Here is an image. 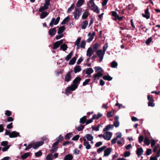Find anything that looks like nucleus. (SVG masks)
Masks as SVG:
<instances>
[{
  "label": "nucleus",
  "instance_id": "nucleus-2",
  "mask_svg": "<svg viewBox=\"0 0 160 160\" xmlns=\"http://www.w3.org/2000/svg\"><path fill=\"white\" fill-rule=\"evenodd\" d=\"M82 10V8H76L75 12L73 13L74 18L76 20H78L81 14V12Z\"/></svg>",
  "mask_w": 160,
  "mask_h": 160
},
{
  "label": "nucleus",
  "instance_id": "nucleus-32",
  "mask_svg": "<svg viewBox=\"0 0 160 160\" xmlns=\"http://www.w3.org/2000/svg\"><path fill=\"white\" fill-rule=\"evenodd\" d=\"M87 120L86 117V116H84L82 118H81L79 121V122L82 124H84L85 122L86 123Z\"/></svg>",
  "mask_w": 160,
  "mask_h": 160
},
{
  "label": "nucleus",
  "instance_id": "nucleus-4",
  "mask_svg": "<svg viewBox=\"0 0 160 160\" xmlns=\"http://www.w3.org/2000/svg\"><path fill=\"white\" fill-rule=\"evenodd\" d=\"M60 19V17H58L56 19L55 18H53L51 19V21L49 23V25L51 27H52L53 24H54L55 25H57Z\"/></svg>",
  "mask_w": 160,
  "mask_h": 160
},
{
  "label": "nucleus",
  "instance_id": "nucleus-27",
  "mask_svg": "<svg viewBox=\"0 0 160 160\" xmlns=\"http://www.w3.org/2000/svg\"><path fill=\"white\" fill-rule=\"evenodd\" d=\"M73 158V157L72 155L68 154L65 156L64 160H72Z\"/></svg>",
  "mask_w": 160,
  "mask_h": 160
},
{
  "label": "nucleus",
  "instance_id": "nucleus-38",
  "mask_svg": "<svg viewBox=\"0 0 160 160\" xmlns=\"http://www.w3.org/2000/svg\"><path fill=\"white\" fill-rule=\"evenodd\" d=\"M75 128H77L78 131H80L82 130L84 128V126L80 124L77 128L76 127Z\"/></svg>",
  "mask_w": 160,
  "mask_h": 160
},
{
  "label": "nucleus",
  "instance_id": "nucleus-15",
  "mask_svg": "<svg viewBox=\"0 0 160 160\" xmlns=\"http://www.w3.org/2000/svg\"><path fill=\"white\" fill-rule=\"evenodd\" d=\"M113 125L111 124H108L106 126L105 128L103 129V132H107L109 131L110 129L111 130L113 129Z\"/></svg>",
  "mask_w": 160,
  "mask_h": 160
},
{
  "label": "nucleus",
  "instance_id": "nucleus-31",
  "mask_svg": "<svg viewBox=\"0 0 160 160\" xmlns=\"http://www.w3.org/2000/svg\"><path fill=\"white\" fill-rule=\"evenodd\" d=\"M68 47L65 44H63L61 45L60 46V48L63 51H65L68 48Z\"/></svg>",
  "mask_w": 160,
  "mask_h": 160
},
{
  "label": "nucleus",
  "instance_id": "nucleus-33",
  "mask_svg": "<svg viewBox=\"0 0 160 160\" xmlns=\"http://www.w3.org/2000/svg\"><path fill=\"white\" fill-rule=\"evenodd\" d=\"M84 1V0H78L77 3V6L80 7L82 5Z\"/></svg>",
  "mask_w": 160,
  "mask_h": 160
},
{
  "label": "nucleus",
  "instance_id": "nucleus-43",
  "mask_svg": "<svg viewBox=\"0 0 160 160\" xmlns=\"http://www.w3.org/2000/svg\"><path fill=\"white\" fill-rule=\"evenodd\" d=\"M118 66V63L115 61H112L111 63V67L112 68H115Z\"/></svg>",
  "mask_w": 160,
  "mask_h": 160
},
{
  "label": "nucleus",
  "instance_id": "nucleus-60",
  "mask_svg": "<svg viewBox=\"0 0 160 160\" xmlns=\"http://www.w3.org/2000/svg\"><path fill=\"white\" fill-rule=\"evenodd\" d=\"M154 101L151 102H149L148 103V106H151V107H153L155 106V104L153 103Z\"/></svg>",
  "mask_w": 160,
  "mask_h": 160
},
{
  "label": "nucleus",
  "instance_id": "nucleus-54",
  "mask_svg": "<svg viewBox=\"0 0 160 160\" xmlns=\"http://www.w3.org/2000/svg\"><path fill=\"white\" fill-rule=\"evenodd\" d=\"M8 144V142L7 141H3L1 142V145L2 146L6 147Z\"/></svg>",
  "mask_w": 160,
  "mask_h": 160
},
{
  "label": "nucleus",
  "instance_id": "nucleus-5",
  "mask_svg": "<svg viewBox=\"0 0 160 160\" xmlns=\"http://www.w3.org/2000/svg\"><path fill=\"white\" fill-rule=\"evenodd\" d=\"M89 8L91 10H93L94 12H95L97 13H99V9L98 7L95 5L94 2L92 4L91 6H89Z\"/></svg>",
  "mask_w": 160,
  "mask_h": 160
},
{
  "label": "nucleus",
  "instance_id": "nucleus-6",
  "mask_svg": "<svg viewBox=\"0 0 160 160\" xmlns=\"http://www.w3.org/2000/svg\"><path fill=\"white\" fill-rule=\"evenodd\" d=\"M112 136V133L111 132L107 131L104 134L103 137L104 139L107 140H109Z\"/></svg>",
  "mask_w": 160,
  "mask_h": 160
},
{
  "label": "nucleus",
  "instance_id": "nucleus-52",
  "mask_svg": "<svg viewBox=\"0 0 160 160\" xmlns=\"http://www.w3.org/2000/svg\"><path fill=\"white\" fill-rule=\"evenodd\" d=\"M90 79H87L85 80V81H84L83 82L82 85L83 86H85L87 85L88 84L89 82L90 81Z\"/></svg>",
  "mask_w": 160,
  "mask_h": 160
},
{
  "label": "nucleus",
  "instance_id": "nucleus-20",
  "mask_svg": "<svg viewBox=\"0 0 160 160\" xmlns=\"http://www.w3.org/2000/svg\"><path fill=\"white\" fill-rule=\"evenodd\" d=\"M101 71H99L97 72V73L95 74L93 76V78H94V80H96V78H98V79L99 77H101L102 76L103 74L101 72Z\"/></svg>",
  "mask_w": 160,
  "mask_h": 160
},
{
  "label": "nucleus",
  "instance_id": "nucleus-64",
  "mask_svg": "<svg viewBox=\"0 0 160 160\" xmlns=\"http://www.w3.org/2000/svg\"><path fill=\"white\" fill-rule=\"evenodd\" d=\"M102 142L100 141L97 142L95 144V147H100V146L102 145Z\"/></svg>",
  "mask_w": 160,
  "mask_h": 160
},
{
  "label": "nucleus",
  "instance_id": "nucleus-18",
  "mask_svg": "<svg viewBox=\"0 0 160 160\" xmlns=\"http://www.w3.org/2000/svg\"><path fill=\"white\" fill-rule=\"evenodd\" d=\"M88 22L86 20H84L81 24V28L83 29H85L86 28L88 25Z\"/></svg>",
  "mask_w": 160,
  "mask_h": 160
},
{
  "label": "nucleus",
  "instance_id": "nucleus-25",
  "mask_svg": "<svg viewBox=\"0 0 160 160\" xmlns=\"http://www.w3.org/2000/svg\"><path fill=\"white\" fill-rule=\"evenodd\" d=\"M85 137L87 138L88 141H91L93 139V136L90 134H87L85 135Z\"/></svg>",
  "mask_w": 160,
  "mask_h": 160
},
{
  "label": "nucleus",
  "instance_id": "nucleus-40",
  "mask_svg": "<svg viewBox=\"0 0 160 160\" xmlns=\"http://www.w3.org/2000/svg\"><path fill=\"white\" fill-rule=\"evenodd\" d=\"M86 45L85 41L84 40L82 41L81 42V44L80 46V48H84Z\"/></svg>",
  "mask_w": 160,
  "mask_h": 160
},
{
  "label": "nucleus",
  "instance_id": "nucleus-30",
  "mask_svg": "<svg viewBox=\"0 0 160 160\" xmlns=\"http://www.w3.org/2000/svg\"><path fill=\"white\" fill-rule=\"evenodd\" d=\"M30 154L31 152H30L25 153L23 154L22 155L21 157L23 159H25L30 155Z\"/></svg>",
  "mask_w": 160,
  "mask_h": 160
},
{
  "label": "nucleus",
  "instance_id": "nucleus-17",
  "mask_svg": "<svg viewBox=\"0 0 160 160\" xmlns=\"http://www.w3.org/2000/svg\"><path fill=\"white\" fill-rule=\"evenodd\" d=\"M81 80L80 78L79 77H77L75 78L72 82V84H75L76 85H78L80 83V82Z\"/></svg>",
  "mask_w": 160,
  "mask_h": 160
},
{
  "label": "nucleus",
  "instance_id": "nucleus-37",
  "mask_svg": "<svg viewBox=\"0 0 160 160\" xmlns=\"http://www.w3.org/2000/svg\"><path fill=\"white\" fill-rule=\"evenodd\" d=\"M102 78L104 80L109 81L112 80V78L109 75L104 76Z\"/></svg>",
  "mask_w": 160,
  "mask_h": 160
},
{
  "label": "nucleus",
  "instance_id": "nucleus-3",
  "mask_svg": "<svg viewBox=\"0 0 160 160\" xmlns=\"http://www.w3.org/2000/svg\"><path fill=\"white\" fill-rule=\"evenodd\" d=\"M97 56L99 58V62H101L103 60L105 53L102 52V49L98 50L96 51Z\"/></svg>",
  "mask_w": 160,
  "mask_h": 160
},
{
  "label": "nucleus",
  "instance_id": "nucleus-63",
  "mask_svg": "<svg viewBox=\"0 0 160 160\" xmlns=\"http://www.w3.org/2000/svg\"><path fill=\"white\" fill-rule=\"evenodd\" d=\"M144 139L142 135L140 136L138 138V142L140 143H141Z\"/></svg>",
  "mask_w": 160,
  "mask_h": 160
},
{
  "label": "nucleus",
  "instance_id": "nucleus-57",
  "mask_svg": "<svg viewBox=\"0 0 160 160\" xmlns=\"http://www.w3.org/2000/svg\"><path fill=\"white\" fill-rule=\"evenodd\" d=\"M152 153V149L150 148H147L146 151V154L148 156Z\"/></svg>",
  "mask_w": 160,
  "mask_h": 160
},
{
  "label": "nucleus",
  "instance_id": "nucleus-49",
  "mask_svg": "<svg viewBox=\"0 0 160 160\" xmlns=\"http://www.w3.org/2000/svg\"><path fill=\"white\" fill-rule=\"evenodd\" d=\"M108 47V43L106 42L105 43V44L104 45V46L102 48L103 50L102 52H104V53H105V52L107 50V48Z\"/></svg>",
  "mask_w": 160,
  "mask_h": 160
},
{
  "label": "nucleus",
  "instance_id": "nucleus-62",
  "mask_svg": "<svg viewBox=\"0 0 160 160\" xmlns=\"http://www.w3.org/2000/svg\"><path fill=\"white\" fill-rule=\"evenodd\" d=\"M155 143H156V142H155V140L154 139H152L151 140V147H152V148L154 146V145L155 144Z\"/></svg>",
  "mask_w": 160,
  "mask_h": 160
},
{
  "label": "nucleus",
  "instance_id": "nucleus-47",
  "mask_svg": "<svg viewBox=\"0 0 160 160\" xmlns=\"http://www.w3.org/2000/svg\"><path fill=\"white\" fill-rule=\"evenodd\" d=\"M95 71L96 72H98V71H103L102 68L99 66H96L94 68Z\"/></svg>",
  "mask_w": 160,
  "mask_h": 160
},
{
  "label": "nucleus",
  "instance_id": "nucleus-10",
  "mask_svg": "<svg viewBox=\"0 0 160 160\" xmlns=\"http://www.w3.org/2000/svg\"><path fill=\"white\" fill-rule=\"evenodd\" d=\"M71 73L70 71L68 72L65 76L64 80L66 82H68L70 81L71 78Z\"/></svg>",
  "mask_w": 160,
  "mask_h": 160
},
{
  "label": "nucleus",
  "instance_id": "nucleus-35",
  "mask_svg": "<svg viewBox=\"0 0 160 160\" xmlns=\"http://www.w3.org/2000/svg\"><path fill=\"white\" fill-rule=\"evenodd\" d=\"M72 135V133L71 132H69L67 133L65 136V140H69L71 138Z\"/></svg>",
  "mask_w": 160,
  "mask_h": 160
},
{
  "label": "nucleus",
  "instance_id": "nucleus-1",
  "mask_svg": "<svg viewBox=\"0 0 160 160\" xmlns=\"http://www.w3.org/2000/svg\"><path fill=\"white\" fill-rule=\"evenodd\" d=\"M78 86V85L72 84L70 86L67 87L65 89V94L68 96L72 93V91H74L77 88Z\"/></svg>",
  "mask_w": 160,
  "mask_h": 160
},
{
  "label": "nucleus",
  "instance_id": "nucleus-12",
  "mask_svg": "<svg viewBox=\"0 0 160 160\" xmlns=\"http://www.w3.org/2000/svg\"><path fill=\"white\" fill-rule=\"evenodd\" d=\"M56 27H55L52 28L51 29H50L49 30L48 33L52 37L54 36L56 34Z\"/></svg>",
  "mask_w": 160,
  "mask_h": 160
},
{
  "label": "nucleus",
  "instance_id": "nucleus-61",
  "mask_svg": "<svg viewBox=\"0 0 160 160\" xmlns=\"http://www.w3.org/2000/svg\"><path fill=\"white\" fill-rule=\"evenodd\" d=\"M113 113L112 111H109L107 113V117L108 118H109L112 116Z\"/></svg>",
  "mask_w": 160,
  "mask_h": 160
},
{
  "label": "nucleus",
  "instance_id": "nucleus-44",
  "mask_svg": "<svg viewBox=\"0 0 160 160\" xmlns=\"http://www.w3.org/2000/svg\"><path fill=\"white\" fill-rule=\"evenodd\" d=\"M47 160H52L53 156L52 154H48L46 157Z\"/></svg>",
  "mask_w": 160,
  "mask_h": 160
},
{
  "label": "nucleus",
  "instance_id": "nucleus-51",
  "mask_svg": "<svg viewBox=\"0 0 160 160\" xmlns=\"http://www.w3.org/2000/svg\"><path fill=\"white\" fill-rule=\"evenodd\" d=\"M152 40V37H150L148 38L146 41L145 43L147 45H149L151 42Z\"/></svg>",
  "mask_w": 160,
  "mask_h": 160
},
{
  "label": "nucleus",
  "instance_id": "nucleus-45",
  "mask_svg": "<svg viewBox=\"0 0 160 160\" xmlns=\"http://www.w3.org/2000/svg\"><path fill=\"white\" fill-rule=\"evenodd\" d=\"M74 8V4H72L71 6L68 9V10L67 11V12L68 13L72 11Z\"/></svg>",
  "mask_w": 160,
  "mask_h": 160
},
{
  "label": "nucleus",
  "instance_id": "nucleus-23",
  "mask_svg": "<svg viewBox=\"0 0 160 160\" xmlns=\"http://www.w3.org/2000/svg\"><path fill=\"white\" fill-rule=\"evenodd\" d=\"M48 8V6H46V5L44 4V5L40 7V8L39 9V12H42V11H43L44 10H45Z\"/></svg>",
  "mask_w": 160,
  "mask_h": 160
},
{
  "label": "nucleus",
  "instance_id": "nucleus-58",
  "mask_svg": "<svg viewBox=\"0 0 160 160\" xmlns=\"http://www.w3.org/2000/svg\"><path fill=\"white\" fill-rule=\"evenodd\" d=\"M59 35H57L56 36V37H55V38L57 40H58L61 38H62L64 35H63V34H58Z\"/></svg>",
  "mask_w": 160,
  "mask_h": 160
},
{
  "label": "nucleus",
  "instance_id": "nucleus-16",
  "mask_svg": "<svg viewBox=\"0 0 160 160\" xmlns=\"http://www.w3.org/2000/svg\"><path fill=\"white\" fill-rule=\"evenodd\" d=\"M94 52L92 50L91 48H89L87 52V56L89 57H90Z\"/></svg>",
  "mask_w": 160,
  "mask_h": 160
},
{
  "label": "nucleus",
  "instance_id": "nucleus-55",
  "mask_svg": "<svg viewBox=\"0 0 160 160\" xmlns=\"http://www.w3.org/2000/svg\"><path fill=\"white\" fill-rule=\"evenodd\" d=\"M58 147H52V149L50 150V152L52 153L56 152L58 150Z\"/></svg>",
  "mask_w": 160,
  "mask_h": 160
},
{
  "label": "nucleus",
  "instance_id": "nucleus-21",
  "mask_svg": "<svg viewBox=\"0 0 160 160\" xmlns=\"http://www.w3.org/2000/svg\"><path fill=\"white\" fill-rule=\"evenodd\" d=\"M40 15V18L41 19H43L46 17L49 13L46 11H42Z\"/></svg>",
  "mask_w": 160,
  "mask_h": 160
},
{
  "label": "nucleus",
  "instance_id": "nucleus-28",
  "mask_svg": "<svg viewBox=\"0 0 160 160\" xmlns=\"http://www.w3.org/2000/svg\"><path fill=\"white\" fill-rule=\"evenodd\" d=\"M70 19L69 17L67 16L66 18L64 19L63 21L61 22V24L62 25H64L68 23Z\"/></svg>",
  "mask_w": 160,
  "mask_h": 160
},
{
  "label": "nucleus",
  "instance_id": "nucleus-42",
  "mask_svg": "<svg viewBox=\"0 0 160 160\" xmlns=\"http://www.w3.org/2000/svg\"><path fill=\"white\" fill-rule=\"evenodd\" d=\"M63 139V137L61 135H59L58 137L56 138V140L59 142H61V141H62Z\"/></svg>",
  "mask_w": 160,
  "mask_h": 160
},
{
  "label": "nucleus",
  "instance_id": "nucleus-46",
  "mask_svg": "<svg viewBox=\"0 0 160 160\" xmlns=\"http://www.w3.org/2000/svg\"><path fill=\"white\" fill-rule=\"evenodd\" d=\"M88 12H84L82 16V18L83 19H86L88 16Z\"/></svg>",
  "mask_w": 160,
  "mask_h": 160
},
{
  "label": "nucleus",
  "instance_id": "nucleus-39",
  "mask_svg": "<svg viewBox=\"0 0 160 160\" xmlns=\"http://www.w3.org/2000/svg\"><path fill=\"white\" fill-rule=\"evenodd\" d=\"M144 144L146 145H149L150 143V140L148 138H145L144 140Z\"/></svg>",
  "mask_w": 160,
  "mask_h": 160
},
{
  "label": "nucleus",
  "instance_id": "nucleus-11",
  "mask_svg": "<svg viewBox=\"0 0 160 160\" xmlns=\"http://www.w3.org/2000/svg\"><path fill=\"white\" fill-rule=\"evenodd\" d=\"M83 145L86 147L87 149H89L91 148V146L89 144V142L88 141H86V139H83Z\"/></svg>",
  "mask_w": 160,
  "mask_h": 160
},
{
  "label": "nucleus",
  "instance_id": "nucleus-34",
  "mask_svg": "<svg viewBox=\"0 0 160 160\" xmlns=\"http://www.w3.org/2000/svg\"><path fill=\"white\" fill-rule=\"evenodd\" d=\"M107 147V146H104L101 147L99 148L97 150V152L98 153H101L104 149Z\"/></svg>",
  "mask_w": 160,
  "mask_h": 160
},
{
  "label": "nucleus",
  "instance_id": "nucleus-26",
  "mask_svg": "<svg viewBox=\"0 0 160 160\" xmlns=\"http://www.w3.org/2000/svg\"><path fill=\"white\" fill-rule=\"evenodd\" d=\"M76 59L77 58L75 57H73L69 61L68 64L69 65H73L75 63Z\"/></svg>",
  "mask_w": 160,
  "mask_h": 160
},
{
  "label": "nucleus",
  "instance_id": "nucleus-13",
  "mask_svg": "<svg viewBox=\"0 0 160 160\" xmlns=\"http://www.w3.org/2000/svg\"><path fill=\"white\" fill-rule=\"evenodd\" d=\"M81 38H78L76 41L75 42V45L76 46V48L77 50H78L80 49V43L81 40Z\"/></svg>",
  "mask_w": 160,
  "mask_h": 160
},
{
  "label": "nucleus",
  "instance_id": "nucleus-48",
  "mask_svg": "<svg viewBox=\"0 0 160 160\" xmlns=\"http://www.w3.org/2000/svg\"><path fill=\"white\" fill-rule=\"evenodd\" d=\"M35 155L36 157H39L42 155V152L41 151L37 152L35 153Z\"/></svg>",
  "mask_w": 160,
  "mask_h": 160
},
{
  "label": "nucleus",
  "instance_id": "nucleus-50",
  "mask_svg": "<svg viewBox=\"0 0 160 160\" xmlns=\"http://www.w3.org/2000/svg\"><path fill=\"white\" fill-rule=\"evenodd\" d=\"M120 123L118 121H115L113 122V127L115 126L116 128H117L119 127Z\"/></svg>",
  "mask_w": 160,
  "mask_h": 160
},
{
  "label": "nucleus",
  "instance_id": "nucleus-53",
  "mask_svg": "<svg viewBox=\"0 0 160 160\" xmlns=\"http://www.w3.org/2000/svg\"><path fill=\"white\" fill-rule=\"evenodd\" d=\"M130 155V151H127L125 152L124 153V157H129Z\"/></svg>",
  "mask_w": 160,
  "mask_h": 160
},
{
  "label": "nucleus",
  "instance_id": "nucleus-7",
  "mask_svg": "<svg viewBox=\"0 0 160 160\" xmlns=\"http://www.w3.org/2000/svg\"><path fill=\"white\" fill-rule=\"evenodd\" d=\"M18 137H20L21 136L20 135L19 132L16 131H12L9 135V138H15Z\"/></svg>",
  "mask_w": 160,
  "mask_h": 160
},
{
  "label": "nucleus",
  "instance_id": "nucleus-59",
  "mask_svg": "<svg viewBox=\"0 0 160 160\" xmlns=\"http://www.w3.org/2000/svg\"><path fill=\"white\" fill-rule=\"evenodd\" d=\"M79 137V135H77L72 138V140L73 141H77Z\"/></svg>",
  "mask_w": 160,
  "mask_h": 160
},
{
  "label": "nucleus",
  "instance_id": "nucleus-19",
  "mask_svg": "<svg viewBox=\"0 0 160 160\" xmlns=\"http://www.w3.org/2000/svg\"><path fill=\"white\" fill-rule=\"evenodd\" d=\"M143 151L142 148H138L136 151V154L138 156H141L143 153Z\"/></svg>",
  "mask_w": 160,
  "mask_h": 160
},
{
  "label": "nucleus",
  "instance_id": "nucleus-9",
  "mask_svg": "<svg viewBox=\"0 0 160 160\" xmlns=\"http://www.w3.org/2000/svg\"><path fill=\"white\" fill-rule=\"evenodd\" d=\"M112 150V148H109L105 149L104 151V156H108L111 153Z\"/></svg>",
  "mask_w": 160,
  "mask_h": 160
},
{
  "label": "nucleus",
  "instance_id": "nucleus-29",
  "mask_svg": "<svg viewBox=\"0 0 160 160\" xmlns=\"http://www.w3.org/2000/svg\"><path fill=\"white\" fill-rule=\"evenodd\" d=\"M94 72L93 69L92 68H89L87 69L85 73L88 75H90Z\"/></svg>",
  "mask_w": 160,
  "mask_h": 160
},
{
  "label": "nucleus",
  "instance_id": "nucleus-14",
  "mask_svg": "<svg viewBox=\"0 0 160 160\" xmlns=\"http://www.w3.org/2000/svg\"><path fill=\"white\" fill-rule=\"evenodd\" d=\"M100 46L99 44L98 43H96L93 45L92 48V50L94 52L96 51L97 49L100 48Z\"/></svg>",
  "mask_w": 160,
  "mask_h": 160
},
{
  "label": "nucleus",
  "instance_id": "nucleus-8",
  "mask_svg": "<svg viewBox=\"0 0 160 160\" xmlns=\"http://www.w3.org/2000/svg\"><path fill=\"white\" fill-rule=\"evenodd\" d=\"M144 12L145 14H142V17L146 18L147 19H149L150 17V14L149 12V8H147L145 10Z\"/></svg>",
  "mask_w": 160,
  "mask_h": 160
},
{
  "label": "nucleus",
  "instance_id": "nucleus-22",
  "mask_svg": "<svg viewBox=\"0 0 160 160\" xmlns=\"http://www.w3.org/2000/svg\"><path fill=\"white\" fill-rule=\"evenodd\" d=\"M65 29V28L64 26H60L58 28V34H62L63 32L64 31Z\"/></svg>",
  "mask_w": 160,
  "mask_h": 160
},
{
  "label": "nucleus",
  "instance_id": "nucleus-24",
  "mask_svg": "<svg viewBox=\"0 0 160 160\" xmlns=\"http://www.w3.org/2000/svg\"><path fill=\"white\" fill-rule=\"evenodd\" d=\"M74 73H76L80 72L81 70V68L80 66L77 65L74 67Z\"/></svg>",
  "mask_w": 160,
  "mask_h": 160
},
{
  "label": "nucleus",
  "instance_id": "nucleus-56",
  "mask_svg": "<svg viewBox=\"0 0 160 160\" xmlns=\"http://www.w3.org/2000/svg\"><path fill=\"white\" fill-rule=\"evenodd\" d=\"M111 13L112 14V15L115 17H116L117 18L118 15L117 14V12L116 11H111Z\"/></svg>",
  "mask_w": 160,
  "mask_h": 160
},
{
  "label": "nucleus",
  "instance_id": "nucleus-41",
  "mask_svg": "<svg viewBox=\"0 0 160 160\" xmlns=\"http://www.w3.org/2000/svg\"><path fill=\"white\" fill-rule=\"evenodd\" d=\"M60 45L58 43L56 42L53 44L52 48L54 49H56L59 47Z\"/></svg>",
  "mask_w": 160,
  "mask_h": 160
},
{
  "label": "nucleus",
  "instance_id": "nucleus-36",
  "mask_svg": "<svg viewBox=\"0 0 160 160\" xmlns=\"http://www.w3.org/2000/svg\"><path fill=\"white\" fill-rule=\"evenodd\" d=\"M73 54V52H70L67 55L65 58V59L66 61H68L72 57Z\"/></svg>",
  "mask_w": 160,
  "mask_h": 160
}]
</instances>
